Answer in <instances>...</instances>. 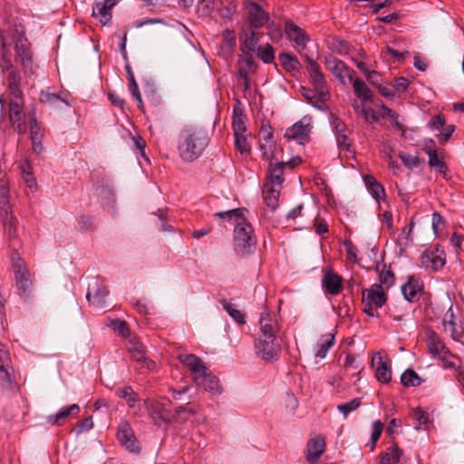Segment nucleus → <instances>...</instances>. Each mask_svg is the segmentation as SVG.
I'll use <instances>...</instances> for the list:
<instances>
[{
    "instance_id": "obj_13",
    "label": "nucleus",
    "mask_w": 464,
    "mask_h": 464,
    "mask_svg": "<svg viewBox=\"0 0 464 464\" xmlns=\"http://www.w3.org/2000/svg\"><path fill=\"white\" fill-rule=\"evenodd\" d=\"M324 63L325 67L342 86H346L348 82H352L355 72L343 62L335 57H326Z\"/></svg>"
},
{
    "instance_id": "obj_21",
    "label": "nucleus",
    "mask_w": 464,
    "mask_h": 464,
    "mask_svg": "<svg viewBox=\"0 0 464 464\" xmlns=\"http://www.w3.org/2000/svg\"><path fill=\"white\" fill-rule=\"evenodd\" d=\"M117 439L120 444L130 452L139 453V442L128 422L121 423L118 429Z\"/></svg>"
},
{
    "instance_id": "obj_38",
    "label": "nucleus",
    "mask_w": 464,
    "mask_h": 464,
    "mask_svg": "<svg viewBox=\"0 0 464 464\" xmlns=\"http://www.w3.org/2000/svg\"><path fill=\"white\" fill-rule=\"evenodd\" d=\"M363 179L368 190L375 199L378 200L382 197H384L385 191L383 187L376 180L373 176L365 175Z\"/></svg>"
},
{
    "instance_id": "obj_57",
    "label": "nucleus",
    "mask_w": 464,
    "mask_h": 464,
    "mask_svg": "<svg viewBox=\"0 0 464 464\" xmlns=\"http://www.w3.org/2000/svg\"><path fill=\"white\" fill-rule=\"evenodd\" d=\"M382 430H383V424L381 420L373 421L372 431L371 434V443H370L371 450H372L375 448V444H376L377 440H379V438L382 432Z\"/></svg>"
},
{
    "instance_id": "obj_48",
    "label": "nucleus",
    "mask_w": 464,
    "mask_h": 464,
    "mask_svg": "<svg viewBox=\"0 0 464 464\" xmlns=\"http://www.w3.org/2000/svg\"><path fill=\"white\" fill-rule=\"evenodd\" d=\"M259 36L260 34L256 33L253 29L246 32L245 39L243 41L244 47L246 48L249 52H255L256 47L259 42Z\"/></svg>"
},
{
    "instance_id": "obj_34",
    "label": "nucleus",
    "mask_w": 464,
    "mask_h": 464,
    "mask_svg": "<svg viewBox=\"0 0 464 464\" xmlns=\"http://www.w3.org/2000/svg\"><path fill=\"white\" fill-rule=\"evenodd\" d=\"M304 457L309 464H316L319 460V437L311 438L306 444Z\"/></svg>"
},
{
    "instance_id": "obj_54",
    "label": "nucleus",
    "mask_w": 464,
    "mask_h": 464,
    "mask_svg": "<svg viewBox=\"0 0 464 464\" xmlns=\"http://www.w3.org/2000/svg\"><path fill=\"white\" fill-rule=\"evenodd\" d=\"M361 405V399L360 398H354L352 401L339 404L337 406V409L343 414L344 417H346L350 412L355 411L359 408Z\"/></svg>"
},
{
    "instance_id": "obj_64",
    "label": "nucleus",
    "mask_w": 464,
    "mask_h": 464,
    "mask_svg": "<svg viewBox=\"0 0 464 464\" xmlns=\"http://www.w3.org/2000/svg\"><path fill=\"white\" fill-rule=\"evenodd\" d=\"M40 100L42 102L49 104H56L59 102H64L58 94L50 92H41Z\"/></svg>"
},
{
    "instance_id": "obj_36",
    "label": "nucleus",
    "mask_w": 464,
    "mask_h": 464,
    "mask_svg": "<svg viewBox=\"0 0 464 464\" xmlns=\"http://www.w3.org/2000/svg\"><path fill=\"white\" fill-rule=\"evenodd\" d=\"M429 165L435 169L437 173L442 174L446 177L448 167L443 161L442 153L439 154L437 150H430L429 152Z\"/></svg>"
},
{
    "instance_id": "obj_49",
    "label": "nucleus",
    "mask_w": 464,
    "mask_h": 464,
    "mask_svg": "<svg viewBox=\"0 0 464 464\" xmlns=\"http://www.w3.org/2000/svg\"><path fill=\"white\" fill-rule=\"evenodd\" d=\"M235 137V146L237 150L241 154H247L250 153L251 150V145L248 141L246 133L244 134H236Z\"/></svg>"
},
{
    "instance_id": "obj_58",
    "label": "nucleus",
    "mask_w": 464,
    "mask_h": 464,
    "mask_svg": "<svg viewBox=\"0 0 464 464\" xmlns=\"http://www.w3.org/2000/svg\"><path fill=\"white\" fill-rule=\"evenodd\" d=\"M438 360L442 362L444 368L455 370L459 365L457 363V362H460V359L457 355L453 354L451 352L450 355H445L444 357H440Z\"/></svg>"
},
{
    "instance_id": "obj_20",
    "label": "nucleus",
    "mask_w": 464,
    "mask_h": 464,
    "mask_svg": "<svg viewBox=\"0 0 464 464\" xmlns=\"http://www.w3.org/2000/svg\"><path fill=\"white\" fill-rule=\"evenodd\" d=\"M9 353L0 343V383L4 389L12 390L14 380L12 377L13 368L11 367Z\"/></svg>"
},
{
    "instance_id": "obj_11",
    "label": "nucleus",
    "mask_w": 464,
    "mask_h": 464,
    "mask_svg": "<svg viewBox=\"0 0 464 464\" xmlns=\"http://www.w3.org/2000/svg\"><path fill=\"white\" fill-rule=\"evenodd\" d=\"M12 266L14 274L15 285L19 295H25L33 287V278L25 262L20 256L12 255Z\"/></svg>"
},
{
    "instance_id": "obj_56",
    "label": "nucleus",
    "mask_w": 464,
    "mask_h": 464,
    "mask_svg": "<svg viewBox=\"0 0 464 464\" xmlns=\"http://www.w3.org/2000/svg\"><path fill=\"white\" fill-rule=\"evenodd\" d=\"M335 337L334 334H326L322 336L321 343V358L325 357L326 353L334 344Z\"/></svg>"
},
{
    "instance_id": "obj_41",
    "label": "nucleus",
    "mask_w": 464,
    "mask_h": 464,
    "mask_svg": "<svg viewBox=\"0 0 464 464\" xmlns=\"http://www.w3.org/2000/svg\"><path fill=\"white\" fill-rule=\"evenodd\" d=\"M401 382L406 387H417L422 383V380L414 370L407 369L401 376Z\"/></svg>"
},
{
    "instance_id": "obj_62",
    "label": "nucleus",
    "mask_w": 464,
    "mask_h": 464,
    "mask_svg": "<svg viewBox=\"0 0 464 464\" xmlns=\"http://www.w3.org/2000/svg\"><path fill=\"white\" fill-rule=\"evenodd\" d=\"M445 123H446V121H445L444 116L442 114H437L436 116H434L430 119V121L428 123V126L433 131L434 130L440 131V130L443 128Z\"/></svg>"
},
{
    "instance_id": "obj_18",
    "label": "nucleus",
    "mask_w": 464,
    "mask_h": 464,
    "mask_svg": "<svg viewBox=\"0 0 464 464\" xmlns=\"http://www.w3.org/2000/svg\"><path fill=\"white\" fill-rule=\"evenodd\" d=\"M425 334L426 345L429 353L433 358L438 360L445 355H450V350L447 347L444 340L437 333L428 329Z\"/></svg>"
},
{
    "instance_id": "obj_15",
    "label": "nucleus",
    "mask_w": 464,
    "mask_h": 464,
    "mask_svg": "<svg viewBox=\"0 0 464 464\" xmlns=\"http://www.w3.org/2000/svg\"><path fill=\"white\" fill-rule=\"evenodd\" d=\"M149 416L156 426L169 425L173 422L171 411L155 400L144 401Z\"/></svg>"
},
{
    "instance_id": "obj_32",
    "label": "nucleus",
    "mask_w": 464,
    "mask_h": 464,
    "mask_svg": "<svg viewBox=\"0 0 464 464\" xmlns=\"http://www.w3.org/2000/svg\"><path fill=\"white\" fill-rule=\"evenodd\" d=\"M280 188L265 183L263 187V198L268 208L275 210L278 206Z\"/></svg>"
},
{
    "instance_id": "obj_31",
    "label": "nucleus",
    "mask_w": 464,
    "mask_h": 464,
    "mask_svg": "<svg viewBox=\"0 0 464 464\" xmlns=\"http://www.w3.org/2000/svg\"><path fill=\"white\" fill-rule=\"evenodd\" d=\"M198 411V407L196 405H190V403L180 405L175 409L174 412L171 411L173 422L183 424Z\"/></svg>"
},
{
    "instance_id": "obj_12",
    "label": "nucleus",
    "mask_w": 464,
    "mask_h": 464,
    "mask_svg": "<svg viewBox=\"0 0 464 464\" xmlns=\"http://www.w3.org/2000/svg\"><path fill=\"white\" fill-rule=\"evenodd\" d=\"M321 288L325 296H336L344 289L343 278L331 266L323 268Z\"/></svg>"
},
{
    "instance_id": "obj_3",
    "label": "nucleus",
    "mask_w": 464,
    "mask_h": 464,
    "mask_svg": "<svg viewBox=\"0 0 464 464\" xmlns=\"http://www.w3.org/2000/svg\"><path fill=\"white\" fill-rule=\"evenodd\" d=\"M259 324L260 332L255 343L256 353L267 362L276 360L281 351L280 344L276 343L280 330L276 314L262 313Z\"/></svg>"
},
{
    "instance_id": "obj_25",
    "label": "nucleus",
    "mask_w": 464,
    "mask_h": 464,
    "mask_svg": "<svg viewBox=\"0 0 464 464\" xmlns=\"http://www.w3.org/2000/svg\"><path fill=\"white\" fill-rule=\"evenodd\" d=\"M269 20L268 14L256 3H252L248 9V21L250 27L259 28L264 26Z\"/></svg>"
},
{
    "instance_id": "obj_35",
    "label": "nucleus",
    "mask_w": 464,
    "mask_h": 464,
    "mask_svg": "<svg viewBox=\"0 0 464 464\" xmlns=\"http://www.w3.org/2000/svg\"><path fill=\"white\" fill-rule=\"evenodd\" d=\"M352 83L354 93L362 101V103L372 100L371 90L362 79L353 77Z\"/></svg>"
},
{
    "instance_id": "obj_40",
    "label": "nucleus",
    "mask_w": 464,
    "mask_h": 464,
    "mask_svg": "<svg viewBox=\"0 0 464 464\" xmlns=\"http://www.w3.org/2000/svg\"><path fill=\"white\" fill-rule=\"evenodd\" d=\"M353 107L356 113L362 114L364 117V120L367 122H377L379 121V117L376 112L371 107H367L364 105V102L362 104H358L357 101H354L353 103Z\"/></svg>"
},
{
    "instance_id": "obj_53",
    "label": "nucleus",
    "mask_w": 464,
    "mask_h": 464,
    "mask_svg": "<svg viewBox=\"0 0 464 464\" xmlns=\"http://www.w3.org/2000/svg\"><path fill=\"white\" fill-rule=\"evenodd\" d=\"M394 274L391 269H386V266H383L382 271L379 274L380 285H385L387 288L394 284Z\"/></svg>"
},
{
    "instance_id": "obj_46",
    "label": "nucleus",
    "mask_w": 464,
    "mask_h": 464,
    "mask_svg": "<svg viewBox=\"0 0 464 464\" xmlns=\"http://www.w3.org/2000/svg\"><path fill=\"white\" fill-rule=\"evenodd\" d=\"M411 418L414 420L415 429H428L429 416L426 411L420 408L414 409L411 412Z\"/></svg>"
},
{
    "instance_id": "obj_59",
    "label": "nucleus",
    "mask_w": 464,
    "mask_h": 464,
    "mask_svg": "<svg viewBox=\"0 0 464 464\" xmlns=\"http://www.w3.org/2000/svg\"><path fill=\"white\" fill-rule=\"evenodd\" d=\"M454 130H455V125H453V124L446 125L445 124L443 126V128L440 130V133L437 135L439 142L440 144L446 143L451 137Z\"/></svg>"
},
{
    "instance_id": "obj_23",
    "label": "nucleus",
    "mask_w": 464,
    "mask_h": 464,
    "mask_svg": "<svg viewBox=\"0 0 464 464\" xmlns=\"http://www.w3.org/2000/svg\"><path fill=\"white\" fill-rule=\"evenodd\" d=\"M372 366L376 364L375 377L382 383H388L392 380V369L390 364L384 361L380 353H376L372 361Z\"/></svg>"
},
{
    "instance_id": "obj_1",
    "label": "nucleus",
    "mask_w": 464,
    "mask_h": 464,
    "mask_svg": "<svg viewBox=\"0 0 464 464\" xmlns=\"http://www.w3.org/2000/svg\"><path fill=\"white\" fill-rule=\"evenodd\" d=\"M14 46L16 57L21 65L32 70V52L28 39L25 36L24 27L22 24H14L5 30H0V66L3 72H8L7 88L14 99H22L24 93L20 89L21 73L14 67L11 47Z\"/></svg>"
},
{
    "instance_id": "obj_27",
    "label": "nucleus",
    "mask_w": 464,
    "mask_h": 464,
    "mask_svg": "<svg viewBox=\"0 0 464 464\" xmlns=\"http://www.w3.org/2000/svg\"><path fill=\"white\" fill-rule=\"evenodd\" d=\"M285 32L290 41H294L297 46L304 49L306 45L307 35L304 31L291 21H286Z\"/></svg>"
},
{
    "instance_id": "obj_63",
    "label": "nucleus",
    "mask_w": 464,
    "mask_h": 464,
    "mask_svg": "<svg viewBox=\"0 0 464 464\" xmlns=\"http://www.w3.org/2000/svg\"><path fill=\"white\" fill-rule=\"evenodd\" d=\"M260 136L264 140L270 141L273 139L272 127L267 121H263L260 129Z\"/></svg>"
},
{
    "instance_id": "obj_14",
    "label": "nucleus",
    "mask_w": 464,
    "mask_h": 464,
    "mask_svg": "<svg viewBox=\"0 0 464 464\" xmlns=\"http://www.w3.org/2000/svg\"><path fill=\"white\" fill-rule=\"evenodd\" d=\"M260 150L263 152V158L270 160L269 167L266 171V182L269 183L272 186H276L281 188L282 183L284 182V168L283 164L279 163V161L273 162L274 153L269 151L265 144L260 145Z\"/></svg>"
},
{
    "instance_id": "obj_26",
    "label": "nucleus",
    "mask_w": 464,
    "mask_h": 464,
    "mask_svg": "<svg viewBox=\"0 0 464 464\" xmlns=\"http://www.w3.org/2000/svg\"><path fill=\"white\" fill-rule=\"evenodd\" d=\"M115 5L114 0L96 1L92 7V16L99 18L102 24H106L112 17L111 9Z\"/></svg>"
},
{
    "instance_id": "obj_50",
    "label": "nucleus",
    "mask_w": 464,
    "mask_h": 464,
    "mask_svg": "<svg viewBox=\"0 0 464 464\" xmlns=\"http://www.w3.org/2000/svg\"><path fill=\"white\" fill-rule=\"evenodd\" d=\"M111 326L121 336H122V337H130V338L131 337L130 336V330L129 328V325H128L127 322L122 321V320H119V319H115V320L111 321Z\"/></svg>"
},
{
    "instance_id": "obj_24",
    "label": "nucleus",
    "mask_w": 464,
    "mask_h": 464,
    "mask_svg": "<svg viewBox=\"0 0 464 464\" xmlns=\"http://www.w3.org/2000/svg\"><path fill=\"white\" fill-rule=\"evenodd\" d=\"M108 294L109 290L107 287L95 281L94 285L89 286L86 298L91 304L101 308L104 306L105 297Z\"/></svg>"
},
{
    "instance_id": "obj_6",
    "label": "nucleus",
    "mask_w": 464,
    "mask_h": 464,
    "mask_svg": "<svg viewBox=\"0 0 464 464\" xmlns=\"http://www.w3.org/2000/svg\"><path fill=\"white\" fill-rule=\"evenodd\" d=\"M179 359L192 372L193 381L197 386L212 393L220 392L218 379L208 372L199 357L189 353L180 354Z\"/></svg>"
},
{
    "instance_id": "obj_28",
    "label": "nucleus",
    "mask_w": 464,
    "mask_h": 464,
    "mask_svg": "<svg viewBox=\"0 0 464 464\" xmlns=\"http://www.w3.org/2000/svg\"><path fill=\"white\" fill-rule=\"evenodd\" d=\"M80 412L78 404H72L62 408L57 413L51 414L47 417V423L53 426H62L65 420L71 415H77Z\"/></svg>"
},
{
    "instance_id": "obj_37",
    "label": "nucleus",
    "mask_w": 464,
    "mask_h": 464,
    "mask_svg": "<svg viewBox=\"0 0 464 464\" xmlns=\"http://www.w3.org/2000/svg\"><path fill=\"white\" fill-rule=\"evenodd\" d=\"M246 117L243 111L239 108L234 107L232 121L234 135L246 133L247 128L246 125Z\"/></svg>"
},
{
    "instance_id": "obj_52",
    "label": "nucleus",
    "mask_w": 464,
    "mask_h": 464,
    "mask_svg": "<svg viewBox=\"0 0 464 464\" xmlns=\"http://www.w3.org/2000/svg\"><path fill=\"white\" fill-rule=\"evenodd\" d=\"M303 56L305 58L307 69L310 72L311 77L315 84V88H317V83L319 82V65L316 61L309 57L307 54H304Z\"/></svg>"
},
{
    "instance_id": "obj_10",
    "label": "nucleus",
    "mask_w": 464,
    "mask_h": 464,
    "mask_svg": "<svg viewBox=\"0 0 464 464\" xmlns=\"http://www.w3.org/2000/svg\"><path fill=\"white\" fill-rule=\"evenodd\" d=\"M312 129V117L305 115L300 121L285 130L284 138L288 141L293 140L300 145H304L310 141Z\"/></svg>"
},
{
    "instance_id": "obj_9",
    "label": "nucleus",
    "mask_w": 464,
    "mask_h": 464,
    "mask_svg": "<svg viewBox=\"0 0 464 464\" xmlns=\"http://www.w3.org/2000/svg\"><path fill=\"white\" fill-rule=\"evenodd\" d=\"M387 301V295L382 289V286L374 284L369 289L362 292V303L363 305L362 311L369 316L378 317V309L381 308Z\"/></svg>"
},
{
    "instance_id": "obj_42",
    "label": "nucleus",
    "mask_w": 464,
    "mask_h": 464,
    "mask_svg": "<svg viewBox=\"0 0 464 464\" xmlns=\"http://www.w3.org/2000/svg\"><path fill=\"white\" fill-rule=\"evenodd\" d=\"M444 328L445 330H448V328L450 331L451 337L454 341H460L462 337V334L459 332L456 328V323L454 322V314L451 309V307L449 309V311L446 314L445 319L443 321Z\"/></svg>"
},
{
    "instance_id": "obj_33",
    "label": "nucleus",
    "mask_w": 464,
    "mask_h": 464,
    "mask_svg": "<svg viewBox=\"0 0 464 464\" xmlns=\"http://www.w3.org/2000/svg\"><path fill=\"white\" fill-rule=\"evenodd\" d=\"M216 8L219 17L227 23L232 20L237 5L232 0H219Z\"/></svg>"
},
{
    "instance_id": "obj_30",
    "label": "nucleus",
    "mask_w": 464,
    "mask_h": 464,
    "mask_svg": "<svg viewBox=\"0 0 464 464\" xmlns=\"http://www.w3.org/2000/svg\"><path fill=\"white\" fill-rule=\"evenodd\" d=\"M403 450L396 443H392L382 453L381 464H403Z\"/></svg>"
},
{
    "instance_id": "obj_43",
    "label": "nucleus",
    "mask_w": 464,
    "mask_h": 464,
    "mask_svg": "<svg viewBox=\"0 0 464 464\" xmlns=\"http://www.w3.org/2000/svg\"><path fill=\"white\" fill-rule=\"evenodd\" d=\"M126 71H127V75H128V80H129V90H130L131 95L133 96V98L139 102V108H142L143 103H142L141 95L139 91V87L136 82L134 74H133L130 65L126 66Z\"/></svg>"
},
{
    "instance_id": "obj_17",
    "label": "nucleus",
    "mask_w": 464,
    "mask_h": 464,
    "mask_svg": "<svg viewBox=\"0 0 464 464\" xmlns=\"http://www.w3.org/2000/svg\"><path fill=\"white\" fill-rule=\"evenodd\" d=\"M24 111V97L22 99L12 98L9 103V120L18 134H24L27 130Z\"/></svg>"
},
{
    "instance_id": "obj_22",
    "label": "nucleus",
    "mask_w": 464,
    "mask_h": 464,
    "mask_svg": "<svg viewBox=\"0 0 464 464\" xmlns=\"http://www.w3.org/2000/svg\"><path fill=\"white\" fill-rule=\"evenodd\" d=\"M422 290L423 284L421 280L415 276H408L407 282L401 286V293L404 298L411 303L419 300Z\"/></svg>"
},
{
    "instance_id": "obj_19",
    "label": "nucleus",
    "mask_w": 464,
    "mask_h": 464,
    "mask_svg": "<svg viewBox=\"0 0 464 464\" xmlns=\"http://www.w3.org/2000/svg\"><path fill=\"white\" fill-rule=\"evenodd\" d=\"M127 350L131 353L132 358L141 364V367L150 371L156 367L155 362L146 356V347L137 337L130 338Z\"/></svg>"
},
{
    "instance_id": "obj_51",
    "label": "nucleus",
    "mask_w": 464,
    "mask_h": 464,
    "mask_svg": "<svg viewBox=\"0 0 464 464\" xmlns=\"http://www.w3.org/2000/svg\"><path fill=\"white\" fill-rule=\"evenodd\" d=\"M301 92L304 98L314 108L319 109V92L307 87H302Z\"/></svg>"
},
{
    "instance_id": "obj_5",
    "label": "nucleus",
    "mask_w": 464,
    "mask_h": 464,
    "mask_svg": "<svg viewBox=\"0 0 464 464\" xmlns=\"http://www.w3.org/2000/svg\"><path fill=\"white\" fill-rule=\"evenodd\" d=\"M208 142L209 137L203 129H185L180 136L179 154L184 161L192 162L201 156Z\"/></svg>"
},
{
    "instance_id": "obj_55",
    "label": "nucleus",
    "mask_w": 464,
    "mask_h": 464,
    "mask_svg": "<svg viewBox=\"0 0 464 464\" xmlns=\"http://www.w3.org/2000/svg\"><path fill=\"white\" fill-rule=\"evenodd\" d=\"M321 196H324L325 198V201L330 208H335L337 207L336 200L334 199V197L333 195L331 188L325 184L324 180H323L322 179H321Z\"/></svg>"
},
{
    "instance_id": "obj_47",
    "label": "nucleus",
    "mask_w": 464,
    "mask_h": 464,
    "mask_svg": "<svg viewBox=\"0 0 464 464\" xmlns=\"http://www.w3.org/2000/svg\"><path fill=\"white\" fill-rule=\"evenodd\" d=\"M257 57L260 58L265 63H272L275 60V51L271 44H266L257 48Z\"/></svg>"
},
{
    "instance_id": "obj_61",
    "label": "nucleus",
    "mask_w": 464,
    "mask_h": 464,
    "mask_svg": "<svg viewBox=\"0 0 464 464\" xmlns=\"http://www.w3.org/2000/svg\"><path fill=\"white\" fill-rule=\"evenodd\" d=\"M402 163L409 169L416 168L419 165V159L416 156H412L410 153L401 152L399 154Z\"/></svg>"
},
{
    "instance_id": "obj_29",
    "label": "nucleus",
    "mask_w": 464,
    "mask_h": 464,
    "mask_svg": "<svg viewBox=\"0 0 464 464\" xmlns=\"http://www.w3.org/2000/svg\"><path fill=\"white\" fill-rule=\"evenodd\" d=\"M29 127L33 149L36 153H41L44 150L42 144L43 134L40 132V128L34 113L29 116Z\"/></svg>"
},
{
    "instance_id": "obj_39",
    "label": "nucleus",
    "mask_w": 464,
    "mask_h": 464,
    "mask_svg": "<svg viewBox=\"0 0 464 464\" xmlns=\"http://www.w3.org/2000/svg\"><path fill=\"white\" fill-rule=\"evenodd\" d=\"M278 60L282 67L287 72L298 71L300 68V63L297 57L288 53H280Z\"/></svg>"
},
{
    "instance_id": "obj_44",
    "label": "nucleus",
    "mask_w": 464,
    "mask_h": 464,
    "mask_svg": "<svg viewBox=\"0 0 464 464\" xmlns=\"http://www.w3.org/2000/svg\"><path fill=\"white\" fill-rule=\"evenodd\" d=\"M119 398L126 400L130 407H133L134 404L139 401V395L130 386H125L117 389L115 392Z\"/></svg>"
},
{
    "instance_id": "obj_4",
    "label": "nucleus",
    "mask_w": 464,
    "mask_h": 464,
    "mask_svg": "<svg viewBox=\"0 0 464 464\" xmlns=\"http://www.w3.org/2000/svg\"><path fill=\"white\" fill-rule=\"evenodd\" d=\"M0 221L5 225L9 246L14 251L12 255L19 256L18 251L22 247V241L17 235V220L13 216L9 201V183L5 179H0Z\"/></svg>"
},
{
    "instance_id": "obj_7",
    "label": "nucleus",
    "mask_w": 464,
    "mask_h": 464,
    "mask_svg": "<svg viewBox=\"0 0 464 464\" xmlns=\"http://www.w3.org/2000/svg\"><path fill=\"white\" fill-rule=\"evenodd\" d=\"M92 180L94 184L95 191L100 198L103 208L110 210L114 208L116 201L115 192L111 180L105 175L103 169H96L92 173Z\"/></svg>"
},
{
    "instance_id": "obj_60",
    "label": "nucleus",
    "mask_w": 464,
    "mask_h": 464,
    "mask_svg": "<svg viewBox=\"0 0 464 464\" xmlns=\"http://www.w3.org/2000/svg\"><path fill=\"white\" fill-rule=\"evenodd\" d=\"M94 218L90 215H82L78 218V224L80 228L82 230H93L94 227Z\"/></svg>"
},
{
    "instance_id": "obj_45",
    "label": "nucleus",
    "mask_w": 464,
    "mask_h": 464,
    "mask_svg": "<svg viewBox=\"0 0 464 464\" xmlns=\"http://www.w3.org/2000/svg\"><path fill=\"white\" fill-rule=\"evenodd\" d=\"M220 304L227 314L239 324H246L245 314L226 299L220 300Z\"/></svg>"
},
{
    "instance_id": "obj_8",
    "label": "nucleus",
    "mask_w": 464,
    "mask_h": 464,
    "mask_svg": "<svg viewBox=\"0 0 464 464\" xmlns=\"http://www.w3.org/2000/svg\"><path fill=\"white\" fill-rule=\"evenodd\" d=\"M326 93L324 91L323 75L321 74V111H327L328 120L333 131L335 134L337 145L339 148L345 151H350L352 147V140L347 135V127L345 123L333 112L328 111L326 105H324Z\"/></svg>"
},
{
    "instance_id": "obj_16",
    "label": "nucleus",
    "mask_w": 464,
    "mask_h": 464,
    "mask_svg": "<svg viewBox=\"0 0 464 464\" xmlns=\"http://www.w3.org/2000/svg\"><path fill=\"white\" fill-rule=\"evenodd\" d=\"M420 266L431 271H438L446 263L445 251L438 245L433 249L425 250L420 258Z\"/></svg>"
},
{
    "instance_id": "obj_2",
    "label": "nucleus",
    "mask_w": 464,
    "mask_h": 464,
    "mask_svg": "<svg viewBox=\"0 0 464 464\" xmlns=\"http://www.w3.org/2000/svg\"><path fill=\"white\" fill-rule=\"evenodd\" d=\"M218 219H225L235 223L234 229V250L240 256H247L256 247L254 229L244 217L243 208H234L225 212L214 214Z\"/></svg>"
}]
</instances>
